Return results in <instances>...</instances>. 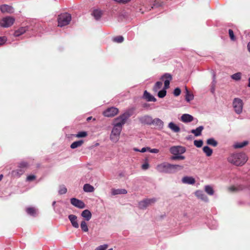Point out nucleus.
Returning a JSON list of instances; mask_svg holds the SVG:
<instances>
[{
	"label": "nucleus",
	"mask_w": 250,
	"mask_h": 250,
	"mask_svg": "<svg viewBox=\"0 0 250 250\" xmlns=\"http://www.w3.org/2000/svg\"><path fill=\"white\" fill-rule=\"evenodd\" d=\"M248 160V156L243 152L231 154L227 158L229 163L237 167L244 165Z\"/></svg>",
	"instance_id": "f257e3e1"
},
{
	"label": "nucleus",
	"mask_w": 250,
	"mask_h": 250,
	"mask_svg": "<svg viewBox=\"0 0 250 250\" xmlns=\"http://www.w3.org/2000/svg\"><path fill=\"white\" fill-rule=\"evenodd\" d=\"M184 167L179 165L171 164L167 162L162 163L156 167L157 170L160 173H174L182 170Z\"/></svg>",
	"instance_id": "f03ea898"
},
{
	"label": "nucleus",
	"mask_w": 250,
	"mask_h": 250,
	"mask_svg": "<svg viewBox=\"0 0 250 250\" xmlns=\"http://www.w3.org/2000/svg\"><path fill=\"white\" fill-rule=\"evenodd\" d=\"M131 115L132 111L131 110L126 111L115 119L114 125L117 126L118 124H119V126L123 127V125L125 124L127 119Z\"/></svg>",
	"instance_id": "7ed1b4c3"
},
{
	"label": "nucleus",
	"mask_w": 250,
	"mask_h": 250,
	"mask_svg": "<svg viewBox=\"0 0 250 250\" xmlns=\"http://www.w3.org/2000/svg\"><path fill=\"white\" fill-rule=\"evenodd\" d=\"M71 20V15L67 13L61 14L58 18V26L63 27L68 25Z\"/></svg>",
	"instance_id": "20e7f679"
},
{
	"label": "nucleus",
	"mask_w": 250,
	"mask_h": 250,
	"mask_svg": "<svg viewBox=\"0 0 250 250\" xmlns=\"http://www.w3.org/2000/svg\"><path fill=\"white\" fill-rule=\"evenodd\" d=\"M119 125L118 124L117 126L114 125L111 131L110 139L113 142H117L119 140V136L122 130V127H120Z\"/></svg>",
	"instance_id": "39448f33"
},
{
	"label": "nucleus",
	"mask_w": 250,
	"mask_h": 250,
	"mask_svg": "<svg viewBox=\"0 0 250 250\" xmlns=\"http://www.w3.org/2000/svg\"><path fill=\"white\" fill-rule=\"evenodd\" d=\"M15 19L14 18L10 16H7L3 18L0 21V25L4 28H7L12 26Z\"/></svg>",
	"instance_id": "423d86ee"
},
{
	"label": "nucleus",
	"mask_w": 250,
	"mask_h": 250,
	"mask_svg": "<svg viewBox=\"0 0 250 250\" xmlns=\"http://www.w3.org/2000/svg\"><path fill=\"white\" fill-rule=\"evenodd\" d=\"M243 106V103L242 100L238 98H234L233 101V107L235 112L237 114H240L242 113Z\"/></svg>",
	"instance_id": "0eeeda50"
},
{
	"label": "nucleus",
	"mask_w": 250,
	"mask_h": 250,
	"mask_svg": "<svg viewBox=\"0 0 250 250\" xmlns=\"http://www.w3.org/2000/svg\"><path fill=\"white\" fill-rule=\"evenodd\" d=\"M140 123L144 125H151L152 123V117L148 115H145L138 117Z\"/></svg>",
	"instance_id": "6e6552de"
},
{
	"label": "nucleus",
	"mask_w": 250,
	"mask_h": 250,
	"mask_svg": "<svg viewBox=\"0 0 250 250\" xmlns=\"http://www.w3.org/2000/svg\"><path fill=\"white\" fill-rule=\"evenodd\" d=\"M186 151V148L180 146H171L169 149L170 152L173 155L182 154L184 153Z\"/></svg>",
	"instance_id": "1a4fd4ad"
},
{
	"label": "nucleus",
	"mask_w": 250,
	"mask_h": 250,
	"mask_svg": "<svg viewBox=\"0 0 250 250\" xmlns=\"http://www.w3.org/2000/svg\"><path fill=\"white\" fill-rule=\"evenodd\" d=\"M119 112V109L115 107H110L108 108L103 112V115L105 117H113L117 115Z\"/></svg>",
	"instance_id": "9d476101"
},
{
	"label": "nucleus",
	"mask_w": 250,
	"mask_h": 250,
	"mask_svg": "<svg viewBox=\"0 0 250 250\" xmlns=\"http://www.w3.org/2000/svg\"><path fill=\"white\" fill-rule=\"evenodd\" d=\"M161 79L164 80V87L165 89H168L169 87L170 82L172 80V75L169 73H165L161 76Z\"/></svg>",
	"instance_id": "9b49d317"
},
{
	"label": "nucleus",
	"mask_w": 250,
	"mask_h": 250,
	"mask_svg": "<svg viewBox=\"0 0 250 250\" xmlns=\"http://www.w3.org/2000/svg\"><path fill=\"white\" fill-rule=\"evenodd\" d=\"M70 203L73 206L79 208H84L85 207V205L83 201L76 198H71Z\"/></svg>",
	"instance_id": "f8f14e48"
},
{
	"label": "nucleus",
	"mask_w": 250,
	"mask_h": 250,
	"mask_svg": "<svg viewBox=\"0 0 250 250\" xmlns=\"http://www.w3.org/2000/svg\"><path fill=\"white\" fill-rule=\"evenodd\" d=\"M0 10L2 13L12 14L14 12V9L12 6L6 4L0 5Z\"/></svg>",
	"instance_id": "ddd939ff"
},
{
	"label": "nucleus",
	"mask_w": 250,
	"mask_h": 250,
	"mask_svg": "<svg viewBox=\"0 0 250 250\" xmlns=\"http://www.w3.org/2000/svg\"><path fill=\"white\" fill-rule=\"evenodd\" d=\"M103 15V11L99 8L94 9L91 13V15L96 21L100 20Z\"/></svg>",
	"instance_id": "4468645a"
},
{
	"label": "nucleus",
	"mask_w": 250,
	"mask_h": 250,
	"mask_svg": "<svg viewBox=\"0 0 250 250\" xmlns=\"http://www.w3.org/2000/svg\"><path fill=\"white\" fill-rule=\"evenodd\" d=\"M68 218L70 221L72 226L74 228L78 229L79 227V224L77 222V217L75 215H69Z\"/></svg>",
	"instance_id": "2eb2a0df"
},
{
	"label": "nucleus",
	"mask_w": 250,
	"mask_h": 250,
	"mask_svg": "<svg viewBox=\"0 0 250 250\" xmlns=\"http://www.w3.org/2000/svg\"><path fill=\"white\" fill-rule=\"evenodd\" d=\"M24 169L18 168L16 170H13L11 171L12 175L14 177H20L21 175H22L24 173Z\"/></svg>",
	"instance_id": "dca6fc26"
},
{
	"label": "nucleus",
	"mask_w": 250,
	"mask_h": 250,
	"mask_svg": "<svg viewBox=\"0 0 250 250\" xmlns=\"http://www.w3.org/2000/svg\"><path fill=\"white\" fill-rule=\"evenodd\" d=\"M28 29V26L21 27L15 31L14 36L15 37H19L20 36L24 34L26 31H27Z\"/></svg>",
	"instance_id": "f3484780"
},
{
	"label": "nucleus",
	"mask_w": 250,
	"mask_h": 250,
	"mask_svg": "<svg viewBox=\"0 0 250 250\" xmlns=\"http://www.w3.org/2000/svg\"><path fill=\"white\" fill-rule=\"evenodd\" d=\"M143 97L148 102H156V99L152 95H151L146 90H145L144 93Z\"/></svg>",
	"instance_id": "a211bd4d"
},
{
	"label": "nucleus",
	"mask_w": 250,
	"mask_h": 250,
	"mask_svg": "<svg viewBox=\"0 0 250 250\" xmlns=\"http://www.w3.org/2000/svg\"><path fill=\"white\" fill-rule=\"evenodd\" d=\"M81 216L85 219V221H89L92 217V214L89 210L85 209L81 213Z\"/></svg>",
	"instance_id": "6ab92c4d"
},
{
	"label": "nucleus",
	"mask_w": 250,
	"mask_h": 250,
	"mask_svg": "<svg viewBox=\"0 0 250 250\" xmlns=\"http://www.w3.org/2000/svg\"><path fill=\"white\" fill-rule=\"evenodd\" d=\"M127 190L125 189L119 188V189H112L111 195L113 196L118 194H125L127 193Z\"/></svg>",
	"instance_id": "aec40b11"
},
{
	"label": "nucleus",
	"mask_w": 250,
	"mask_h": 250,
	"mask_svg": "<svg viewBox=\"0 0 250 250\" xmlns=\"http://www.w3.org/2000/svg\"><path fill=\"white\" fill-rule=\"evenodd\" d=\"M181 120L184 123H189L193 120V117L188 114H184L181 116Z\"/></svg>",
	"instance_id": "412c9836"
},
{
	"label": "nucleus",
	"mask_w": 250,
	"mask_h": 250,
	"mask_svg": "<svg viewBox=\"0 0 250 250\" xmlns=\"http://www.w3.org/2000/svg\"><path fill=\"white\" fill-rule=\"evenodd\" d=\"M182 181L184 184L192 185L194 184L195 182V180L194 178L192 177L189 176H185L182 179Z\"/></svg>",
	"instance_id": "4be33fe9"
},
{
	"label": "nucleus",
	"mask_w": 250,
	"mask_h": 250,
	"mask_svg": "<svg viewBox=\"0 0 250 250\" xmlns=\"http://www.w3.org/2000/svg\"><path fill=\"white\" fill-rule=\"evenodd\" d=\"M195 195L198 198L202 200L203 201L205 202L208 201V197L205 194V193L202 191H196L195 192Z\"/></svg>",
	"instance_id": "5701e85b"
},
{
	"label": "nucleus",
	"mask_w": 250,
	"mask_h": 250,
	"mask_svg": "<svg viewBox=\"0 0 250 250\" xmlns=\"http://www.w3.org/2000/svg\"><path fill=\"white\" fill-rule=\"evenodd\" d=\"M152 125L158 126L159 128H162L164 126V122L159 118L152 119Z\"/></svg>",
	"instance_id": "b1692460"
},
{
	"label": "nucleus",
	"mask_w": 250,
	"mask_h": 250,
	"mask_svg": "<svg viewBox=\"0 0 250 250\" xmlns=\"http://www.w3.org/2000/svg\"><path fill=\"white\" fill-rule=\"evenodd\" d=\"M168 127L174 132H179L180 130V127L173 122H170L168 125Z\"/></svg>",
	"instance_id": "393cba45"
},
{
	"label": "nucleus",
	"mask_w": 250,
	"mask_h": 250,
	"mask_svg": "<svg viewBox=\"0 0 250 250\" xmlns=\"http://www.w3.org/2000/svg\"><path fill=\"white\" fill-rule=\"evenodd\" d=\"M204 127L202 125H200L195 129H192L191 132L194 134L195 136H199L201 135V132Z\"/></svg>",
	"instance_id": "a878e982"
},
{
	"label": "nucleus",
	"mask_w": 250,
	"mask_h": 250,
	"mask_svg": "<svg viewBox=\"0 0 250 250\" xmlns=\"http://www.w3.org/2000/svg\"><path fill=\"white\" fill-rule=\"evenodd\" d=\"M249 144V142L248 141H244L242 142H237L235 143L233 146V147L234 148L237 149V148H242L247 145Z\"/></svg>",
	"instance_id": "bb28decb"
},
{
	"label": "nucleus",
	"mask_w": 250,
	"mask_h": 250,
	"mask_svg": "<svg viewBox=\"0 0 250 250\" xmlns=\"http://www.w3.org/2000/svg\"><path fill=\"white\" fill-rule=\"evenodd\" d=\"M83 189L86 192H92L94 191V188L89 184H85L83 186Z\"/></svg>",
	"instance_id": "cd10ccee"
},
{
	"label": "nucleus",
	"mask_w": 250,
	"mask_h": 250,
	"mask_svg": "<svg viewBox=\"0 0 250 250\" xmlns=\"http://www.w3.org/2000/svg\"><path fill=\"white\" fill-rule=\"evenodd\" d=\"M83 143V141L82 140H79L77 141L74 142L70 146V147L72 149H75L78 147L81 146Z\"/></svg>",
	"instance_id": "c85d7f7f"
},
{
	"label": "nucleus",
	"mask_w": 250,
	"mask_h": 250,
	"mask_svg": "<svg viewBox=\"0 0 250 250\" xmlns=\"http://www.w3.org/2000/svg\"><path fill=\"white\" fill-rule=\"evenodd\" d=\"M203 151L208 157L211 156L213 152L212 149L207 146H204L203 148Z\"/></svg>",
	"instance_id": "c756f323"
},
{
	"label": "nucleus",
	"mask_w": 250,
	"mask_h": 250,
	"mask_svg": "<svg viewBox=\"0 0 250 250\" xmlns=\"http://www.w3.org/2000/svg\"><path fill=\"white\" fill-rule=\"evenodd\" d=\"M205 190L209 195H213L214 194V190L213 189V188L211 186H205Z\"/></svg>",
	"instance_id": "7c9ffc66"
},
{
	"label": "nucleus",
	"mask_w": 250,
	"mask_h": 250,
	"mask_svg": "<svg viewBox=\"0 0 250 250\" xmlns=\"http://www.w3.org/2000/svg\"><path fill=\"white\" fill-rule=\"evenodd\" d=\"M207 143L208 145L215 147L217 146V142L213 138H209L207 141Z\"/></svg>",
	"instance_id": "2f4dec72"
},
{
	"label": "nucleus",
	"mask_w": 250,
	"mask_h": 250,
	"mask_svg": "<svg viewBox=\"0 0 250 250\" xmlns=\"http://www.w3.org/2000/svg\"><path fill=\"white\" fill-rule=\"evenodd\" d=\"M80 227L83 231L87 232L88 231V228L85 221L83 220L81 222Z\"/></svg>",
	"instance_id": "473e14b6"
},
{
	"label": "nucleus",
	"mask_w": 250,
	"mask_h": 250,
	"mask_svg": "<svg viewBox=\"0 0 250 250\" xmlns=\"http://www.w3.org/2000/svg\"><path fill=\"white\" fill-rule=\"evenodd\" d=\"M148 206L149 204L147 203L146 199L141 201L139 203V207L141 209H145Z\"/></svg>",
	"instance_id": "72a5a7b5"
},
{
	"label": "nucleus",
	"mask_w": 250,
	"mask_h": 250,
	"mask_svg": "<svg viewBox=\"0 0 250 250\" xmlns=\"http://www.w3.org/2000/svg\"><path fill=\"white\" fill-rule=\"evenodd\" d=\"M242 74L241 72L236 73L231 76V78L232 79L238 81H240L241 79Z\"/></svg>",
	"instance_id": "f704fd0d"
},
{
	"label": "nucleus",
	"mask_w": 250,
	"mask_h": 250,
	"mask_svg": "<svg viewBox=\"0 0 250 250\" xmlns=\"http://www.w3.org/2000/svg\"><path fill=\"white\" fill-rule=\"evenodd\" d=\"M26 212L30 215L34 216L36 214V209L32 207L27 208L26 209Z\"/></svg>",
	"instance_id": "c9c22d12"
},
{
	"label": "nucleus",
	"mask_w": 250,
	"mask_h": 250,
	"mask_svg": "<svg viewBox=\"0 0 250 250\" xmlns=\"http://www.w3.org/2000/svg\"><path fill=\"white\" fill-rule=\"evenodd\" d=\"M162 82H157L153 87L154 92H157L162 86Z\"/></svg>",
	"instance_id": "e433bc0d"
},
{
	"label": "nucleus",
	"mask_w": 250,
	"mask_h": 250,
	"mask_svg": "<svg viewBox=\"0 0 250 250\" xmlns=\"http://www.w3.org/2000/svg\"><path fill=\"white\" fill-rule=\"evenodd\" d=\"M28 166V164L26 162L22 161L19 163L18 164V167L19 168H22L24 169V171H25V169Z\"/></svg>",
	"instance_id": "4c0bfd02"
},
{
	"label": "nucleus",
	"mask_w": 250,
	"mask_h": 250,
	"mask_svg": "<svg viewBox=\"0 0 250 250\" xmlns=\"http://www.w3.org/2000/svg\"><path fill=\"white\" fill-rule=\"evenodd\" d=\"M171 160H184L185 159V157L184 156L181 155V154H178L175 155H173L170 158Z\"/></svg>",
	"instance_id": "58836bf2"
},
{
	"label": "nucleus",
	"mask_w": 250,
	"mask_h": 250,
	"mask_svg": "<svg viewBox=\"0 0 250 250\" xmlns=\"http://www.w3.org/2000/svg\"><path fill=\"white\" fill-rule=\"evenodd\" d=\"M67 188L64 185H61L59 187V194L60 195L64 194L67 192Z\"/></svg>",
	"instance_id": "ea45409f"
},
{
	"label": "nucleus",
	"mask_w": 250,
	"mask_h": 250,
	"mask_svg": "<svg viewBox=\"0 0 250 250\" xmlns=\"http://www.w3.org/2000/svg\"><path fill=\"white\" fill-rule=\"evenodd\" d=\"M167 94L166 89L163 88V89L160 90L158 93V96L160 98H164Z\"/></svg>",
	"instance_id": "a19ab883"
},
{
	"label": "nucleus",
	"mask_w": 250,
	"mask_h": 250,
	"mask_svg": "<svg viewBox=\"0 0 250 250\" xmlns=\"http://www.w3.org/2000/svg\"><path fill=\"white\" fill-rule=\"evenodd\" d=\"M74 135L77 138H83L86 137L87 135V133L86 131H80Z\"/></svg>",
	"instance_id": "79ce46f5"
},
{
	"label": "nucleus",
	"mask_w": 250,
	"mask_h": 250,
	"mask_svg": "<svg viewBox=\"0 0 250 250\" xmlns=\"http://www.w3.org/2000/svg\"><path fill=\"white\" fill-rule=\"evenodd\" d=\"M124 38L122 36H117L113 39V41L114 42L117 43H121L124 41Z\"/></svg>",
	"instance_id": "37998d69"
},
{
	"label": "nucleus",
	"mask_w": 250,
	"mask_h": 250,
	"mask_svg": "<svg viewBox=\"0 0 250 250\" xmlns=\"http://www.w3.org/2000/svg\"><path fill=\"white\" fill-rule=\"evenodd\" d=\"M194 96L192 94H191L190 92L187 93L186 94V100L189 102L190 101L192 100L193 99Z\"/></svg>",
	"instance_id": "c03bdc74"
},
{
	"label": "nucleus",
	"mask_w": 250,
	"mask_h": 250,
	"mask_svg": "<svg viewBox=\"0 0 250 250\" xmlns=\"http://www.w3.org/2000/svg\"><path fill=\"white\" fill-rule=\"evenodd\" d=\"M203 142L202 140H195L194 145L197 147H201L203 145Z\"/></svg>",
	"instance_id": "a18cd8bd"
},
{
	"label": "nucleus",
	"mask_w": 250,
	"mask_h": 250,
	"mask_svg": "<svg viewBox=\"0 0 250 250\" xmlns=\"http://www.w3.org/2000/svg\"><path fill=\"white\" fill-rule=\"evenodd\" d=\"M229 34L231 40L233 41H235L236 39L234 35L233 31L232 29H229Z\"/></svg>",
	"instance_id": "49530a36"
},
{
	"label": "nucleus",
	"mask_w": 250,
	"mask_h": 250,
	"mask_svg": "<svg viewBox=\"0 0 250 250\" xmlns=\"http://www.w3.org/2000/svg\"><path fill=\"white\" fill-rule=\"evenodd\" d=\"M181 90L180 88L179 87H176L174 90L173 94L175 96H178L181 94Z\"/></svg>",
	"instance_id": "de8ad7c7"
},
{
	"label": "nucleus",
	"mask_w": 250,
	"mask_h": 250,
	"mask_svg": "<svg viewBox=\"0 0 250 250\" xmlns=\"http://www.w3.org/2000/svg\"><path fill=\"white\" fill-rule=\"evenodd\" d=\"M107 245L104 244L97 247L95 250H105L107 249Z\"/></svg>",
	"instance_id": "09e8293b"
},
{
	"label": "nucleus",
	"mask_w": 250,
	"mask_h": 250,
	"mask_svg": "<svg viewBox=\"0 0 250 250\" xmlns=\"http://www.w3.org/2000/svg\"><path fill=\"white\" fill-rule=\"evenodd\" d=\"M119 4H125L126 3L130 1V0H113Z\"/></svg>",
	"instance_id": "8fccbe9b"
},
{
	"label": "nucleus",
	"mask_w": 250,
	"mask_h": 250,
	"mask_svg": "<svg viewBox=\"0 0 250 250\" xmlns=\"http://www.w3.org/2000/svg\"><path fill=\"white\" fill-rule=\"evenodd\" d=\"M146 200L149 205H150L153 203H154L156 201V199L154 198L151 199H146Z\"/></svg>",
	"instance_id": "3c124183"
},
{
	"label": "nucleus",
	"mask_w": 250,
	"mask_h": 250,
	"mask_svg": "<svg viewBox=\"0 0 250 250\" xmlns=\"http://www.w3.org/2000/svg\"><path fill=\"white\" fill-rule=\"evenodd\" d=\"M36 176L34 175H29L26 178V181H32L35 179Z\"/></svg>",
	"instance_id": "603ef678"
},
{
	"label": "nucleus",
	"mask_w": 250,
	"mask_h": 250,
	"mask_svg": "<svg viewBox=\"0 0 250 250\" xmlns=\"http://www.w3.org/2000/svg\"><path fill=\"white\" fill-rule=\"evenodd\" d=\"M7 39L5 37H0V45H2L6 42Z\"/></svg>",
	"instance_id": "864d4df0"
},
{
	"label": "nucleus",
	"mask_w": 250,
	"mask_h": 250,
	"mask_svg": "<svg viewBox=\"0 0 250 250\" xmlns=\"http://www.w3.org/2000/svg\"><path fill=\"white\" fill-rule=\"evenodd\" d=\"M148 148V150L151 152V153H157L159 152V149H156V148H153V149H151L150 147H147Z\"/></svg>",
	"instance_id": "5fc2aeb1"
},
{
	"label": "nucleus",
	"mask_w": 250,
	"mask_h": 250,
	"mask_svg": "<svg viewBox=\"0 0 250 250\" xmlns=\"http://www.w3.org/2000/svg\"><path fill=\"white\" fill-rule=\"evenodd\" d=\"M149 167V164L147 162H146L142 165V168L144 170H146Z\"/></svg>",
	"instance_id": "6e6d98bb"
},
{
	"label": "nucleus",
	"mask_w": 250,
	"mask_h": 250,
	"mask_svg": "<svg viewBox=\"0 0 250 250\" xmlns=\"http://www.w3.org/2000/svg\"><path fill=\"white\" fill-rule=\"evenodd\" d=\"M215 87V85L214 84V83L211 84V88H210V91L212 94H213L214 93Z\"/></svg>",
	"instance_id": "4d7b16f0"
},
{
	"label": "nucleus",
	"mask_w": 250,
	"mask_h": 250,
	"mask_svg": "<svg viewBox=\"0 0 250 250\" xmlns=\"http://www.w3.org/2000/svg\"><path fill=\"white\" fill-rule=\"evenodd\" d=\"M212 82L211 83V84L214 83V84H216V81H215V75L214 73L213 74V77H212Z\"/></svg>",
	"instance_id": "13d9d810"
},
{
	"label": "nucleus",
	"mask_w": 250,
	"mask_h": 250,
	"mask_svg": "<svg viewBox=\"0 0 250 250\" xmlns=\"http://www.w3.org/2000/svg\"><path fill=\"white\" fill-rule=\"evenodd\" d=\"M148 147H143L141 150H140V152H146L147 150H148Z\"/></svg>",
	"instance_id": "bf43d9fd"
},
{
	"label": "nucleus",
	"mask_w": 250,
	"mask_h": 250,
	"mask_svg": "<svg viewBox=\"0 0 250 250\" xmlns=\"http://www.w3.org/2000/svg\"><path fill=\"white\" fill-rule=\"evenodd\" d=\"M213 223H214V226L213 227H211V226H209V228H210V229H216L217 226L216 225V222H214Z\"/></svg>",
	"instance_id": "052dcab7"
},
{
	"label": "nucleus",
	"mask_w": 250,
	"mask_h": 250,
	"mask_svg": "<svg viewBox=\"0 0 250 250\" xmlns=\"http://www.w3.org/2000/svg\"><path fill=\"white\" fill-rule=\"evenodd\" d=\"M149 104L147 103H145L143 104V107L145 108H147L148 107Z\"/></svg>",
	"instance_id": "680f3d73"
},
{
	"label": "nucleus",
	"mask_w": 250,
	"mask_h": 250,
	"mask_svg": "<svg viewBox=\"0 0 250 250\" xmlns=\"http://www.w3.org/2000/svg\"><path fill=\"white\" fill-rule=\"evenodd\" d=\"M247 47H248V51L250 53V42L248 43V45H247Z\"/></svg>",
	"instance_id": "e2e57ef3"
},
{
	"label": "nucleus",
	"mask_w": 250,
	"mask_h": 250,
	"mask_svg": "<svg viewBox=\"0 0 250 250\" xmlns=\"http://www.w3.org/2000/svg\"><path fill=\"white\" fill-rule=\"evenodd\" d=\"M192 137L191 135H189L187 137V139L189 140H191L192 139Z\"/></svg>",
	"instance_id": "0e129e2a"
},
{
	"label": "nucleus",
	"mask_w": 250,
	"mask_h": 250,
	"mask_svg": "<svg viewBox=\"0 0 250 250\" xmlns=\"http://www.w3.org/2000/svg\"><path fill=\"white\" fill-rule=\"evenodd\" d=\"M56 201H53V203H52V206L54 208V210H55V205L56 204Z\"/></svg>",
	"instance_id": "69168bd1"
},
{
	"label": "nucleus",
	"mask_w": 250,
	"mask_h": 250,
	"mask_svg": "<svg viewBox=\"0 0 250 250\" xmlns=\"http://www.w3.org/2000/svg\"><path fill=\"white\" fill-rule=\"evenodd\" d=\"M185 91H186V94L187 93L190 92L186 86H185Z\"/></svg>",
	"instance_id": "338daca9"
},
{
	"label": "nucleus",
	"mask_w": 250,
	"mask_h": 250,
	"mask_svg": "<svg viewBox=\"0 0 250 250\" xmlns=\"http://www.w3.org/2000/svg\"><path fill=\"white\" fill-rule=\"evenodd\" d=\"M248 82H249V83H248V86L250 87V77L248 79Z\"/></svg>",
	"instance_id": "774afa93"
}]
</instances>
